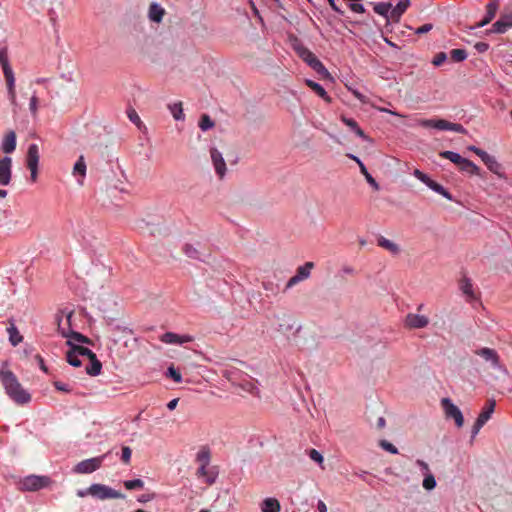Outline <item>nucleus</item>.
<instances>
[{
  "instance_id": "bb28decb",
  "label": "nucleus",
  "mask_w": 512,
  "mask_h": 512,
  "mask_svg": "<svg viewBox=\"0 0 512 512\" xmlns=\"http://www.w3.org/2000/svg\"><path fill=\"white\" fill-rule=\"evenodd\" d=\"M314 264L312 262H306L303 266H299L296 270V276L301 280H305L310 276L311 269Z\"/></svg>"
},
{
  "instance_id": "20e7f679",
  "label": "nucleus",
  "mask_w": 512,
  "mask_h": 512,
  "mask_svg": "<svg viewBox=\"0 0 512 512\" xmlns=\"http://www.w3.org/2000/svg\"><path fill=\"white\" fill-rule=\"evenodd\" d=\"M89 495L100 500L106 499H124L125 495L104 484H92L88 488Z\"/></svg>"
},
{
  "instance_id": "052dcab7",
  "label": "nucleus",
  "mask_w": 512,
  "mask_h": 512,
  "mask_svg": "<svg viewBox=\"0 0 512 512\" xmlns=\"http://www.w3.org/2000/svg\"><path fill=\"white\" fill-rule=\"evenodd\" d=\"M474 47L479 53H484L489 49V45L485 42H477Z\"/></svg>"
},
{
  "instance_id": "c85d7f7f",
  "label": "nucleus",
  "mask_w": 512,
  "mask_h": 512,
  "mask_svg": "<svg viewBox=\"0 0 512 512\" xmlns=\"http://www.w3.org/2000/svg\"><path fill=\"white\" fill-rule=\"evenodd\" d=\"M90 362L91 365L86 367L87 374L91 376L99 375L102 369V363L97 359L96 356L90 359Z\"/></svg>"
},
{
  "instance_id": "864d4df0",
  "label": "nucleus",
  "mask_w": 512,
  "mask_h": 512,
  "mask_svg": "<svg viewBox=\"0 0 512 512\" xmlns=\"http://www.w3.org/2000/svg\"><path fill=\"white\" fill-rule=\"evenodd\" d=\"M413 175L424 184L429 180V177L419 169H415Z\"/></svg>"
},
{
  "instance_id": "680f3d73",
  "label": "nucleus",
  "mask_w": 512,
  "mask_h": 512,
  "mask_svg": "<svg viewBox=\"0 0 512 512\" xmlns=\"http://www.w3.org/2000/svg\"><path fill=\"white\" fill-rule=\"evenodd\" d=\"M299 282H301V280L296 275H294L287 282L286 289H290L291 287H293L294 285L298 284Z\"/></svg>"
},
{
  "instance_id": "72a5a7b5",
  "label": "nucleus",
  "mask_w": 512,
  "mask_h": 512,
  "mask_svg": "<svg viewBox=\"0 0 512 512\" xmlns=\"http://www.w3.org/2000/svg\"><path fill=\"white\" fill-rule=\"evenodd\" d=\"M459 168L462 171L467 172L469 174H478L479 173V167L476 166L472 161H470L466 158L464 159L462 164L459 166Z\"/></svg>"
},
{
  "instance_id": "37998d69",
  "label": "nucleus",
  "mask_w": 512,
  "mask_h": 512,
  "mask_svg": "<svg viewBox=\"0 0 512 512\" xmlns=\"http://www.w3.org/2000/svg\"><path fill=\"white\" fill-rule=\"evenodd\" d=\"M183 252L185 253L186 256H188L189 258H198L199 257V252L198 250L191 244H185V246L183 247Z\"/></svg>"
},
{
  "instance_id": "6ab92c4d",
  "label": "nucleus",
  "mask_w": 512,
  "mask_h": 512,
  "mask_svg": "<svg viewBox=\"0 0 512 512\" xmlns=\"http://www.w3.org/2000/svg\"><path fill=\"white\" fill-rule=\"evenodd\" d=\"M410 5V0H399L397 5L391 10L389 19L397 22L402 14L407 10Z\"/></svg>"
},
{
  "instance_id": "0eeeda50",
  "label": "nucleus",
  "mask_w": 512,
  "mask_h": 512,
  "mask_svg": "<svg viewBox=\"0 0 512 512\" xmlns=\"http://www.w3.org/2000/svg\"><path fill=\"white\" fill-rule=\"evenodd\" d=\"M441 406L444 410L446 418H452L455 421L457 427H462L464 424V417L461 410L452 403L449 398H443L441 400Z\"/></svg>"
},
{
  "instance_id": "de8ad7c7",
  "label": "nucleus",
  "mask_w": 512,
  "mask_h": 512,
  "mask_svg": "<svg viewBox=\"0 0 512 512\" xmlns=\"http://www.w3.org/2000/svg\"><path fill=\"white\" fill-rule=\"evenodd\" d=\"M168 375L176 382L180 383L182 381V376L179 371H177L173 366L168 368Z\"/></svg>"
},
{
  "instance_id": "7c9ffc66",
  "label": "nucleus",
  "mask_w": 512,
  "mask_h": 512,
  "mask_svg": "<svg viewBox=\"0 0 512 512\" xmlns=\"http://www.w3.org/2000/svg\"><path fill=\"white\" fill-rule=\"evenodd\" d=\"M170 112L173 115V118L175 120H183L184 119V113H183V107L182 102H176L174 104H170L168 106Z\"/></svg>"
},
{
  "instance_id": "e2e57ef3",
  "label": "nucleus",
  "mask_w": 512,
  "mask_h": 512,
  "mask_svg": "<svg viewBox=\"0 0 512 512\" xmlns=\"http://www.w3.org/2000/svg\"><path fill=\"white\" fill-rule=\"evenodd\" d=\"M263 288L266 291H271L273 294L277 293V289H276V287H274V284L272 282H264L263 283Z\"/></svg>"
},
{
  "instance_id": "412c9836",
  "label": "nucleus",
  "mask_w": 512,
  "mask_h": 512,
  "mask_svg": "<svg viewBox=\"0 0 512 512\" xmlns=\"http://www.w3.org/2000/svg\"><path fill=\"white\" fill-rule=\"evenodd\" d=\"M165 14L164 8L157 3H152L149 7V19L153 22L160 23Z\"/></svg>"
},
{
  "instance_id": "9b49d317",
  "label": "nucleus",
  "mask_w": 512,
  "mask_h": 512,
  "mask_svg": "<svg viewBox=\"0 0 512 512\" xmlns=\"http://www.w3.org/2000/svg\"><path fill=\"white\" fill-rule=\"evenodd\" d=\"M12 178V159L8 156L0 159V185L7 186Z\"/></svg>"
},
{
  "instance_id": "13d9d810",
  "label": "nucleus",
  "mask_w": 512,
  "mask_h": 512,
  "mask_svg": "<svg viewBox=\"0 0 512 512\" xmlns=\"http://www.w3.org/2000/svg\"><path fill=\"white\" fill-rule=\"evenodd\" d=\"M37 105H38V98L35 95H33L30 99V104H29L30 111L33 115H35L37 113Z\"/></svg>"
},
{
  "instance_id": "09e8293b",
  "label": "nucleus",
  "mask_w": 512,
  "mask_h": 512,
  "mask_svg": "<svg viewBox=\"0 0 512 512\" xmlns=\"http://www.w3.org/2000/svg\"><path fill=\"white\" fill-rule=\"evenodd\" d=\"M446 59H447V55H446V53H444V52H439V53H437V54L435 55V57H434V59H433L432 63H433V65H435V66H440V65H442V64L446 61Z\"/></svg>"
},
{
  "instance_id": "393cba45",
  "label": "nucleus",
  "mask_w": 512,
  "mask_h": 512,
  "mask_svg": "<svg viewBox=\"0 0 512 512\" xmlns=\"http://www.w3.org/2000/svg\"><path fill=\"white\" fill-rule=\"evenodd\" d=\"M425 185H427L430 189H432L436 193L444 196L445 198H447L449 200L452 199L451 194L442 185L433 181L431 178H429V180L425 183Z\"/></svg>"
},
{
  "instance_id": "58836bf2",
  "label": "nucleus",
  "mask_w": 512,
  "mask_h": 512,
  "mask_svg": "<svg viewBox=\"0 0 512 512\" xmlns=\"http://www.w3.org/2000/svg\"><path fill=\"white\" fill-rule=\"evenodd\" d=\"M160 340L167 344H178L179 335L173 332H166L160 337Z\"/></svg>"
},
{
  "instance_id": "7ed1b4c3",
  "label": "nucleus",
  "mask_w": 512,
  "mask_h": 512,
  "mask_svg": "<svg viewBox=\"0 0 512 512\" xmlns=\"http://www.w3.org/2000/svg\"><path fill=\"white\" fill-rule=\"evenodd\" d=\"M418 124L424 128H436L438 130H449L465 134L467 130L458 123H452L444 119H421Z\"/></svg>"
},
{
  "instance_id": "ea45409f",
  "label": "nucleus",
  "mask_w": 512,
  "mask_h": 512,
  "mask_svg": "<svg viewBox=\"0 0 512 512\" xmlns=\"http://www.w3.org/2000/svg\"><path fill=\"white\" fill-rule=\"evenodd\" d=\"M199 127L203 131H206V130L214 127V122L211 120V118L207 114H203L199 121Z\"/></svg>"
},
{
  "instance_id": "473e14b6",
  "label": "nucleus",
  "mask_w": 512,
  "mask_h": 512,
  "mask_svg": "<svg viewBox=\"0 0 512 512\" xmlns=\"http://www.w3.org/2000/svg\"><path fill=\"white\" fill-rule=\"evenodd\" d=\"M66 360L70 365L74 367H80L82 365V362L79 359V355L72 347H70V350H68L66 353Z\"/></svg>"
},
{
  "instance_id": "8fccbe9b",
  "label": "nucleus",
  "mask_w": 512,
  "mask_h": 512,
  "mask_svg": "<svg viewBox=\"0 0 512 512\" xmlns=\"http://www.w3.org/2000/svg\"><path fill=\"white\" fill-rule=\"evenodd\" d=\"M341 120H342V122H343L346 126H348V127H349L351 130H353V131H354L357 127H359L358 123H357L354 119H352V118H347V117H345V116H342V117H341Z\"/></svg>"
},
{
  "instance_id": "5701e85b",
  "label": "nucleus",
  "mask_w": 512,
  "mask_h": 512,
  "mask_svg": "<svg viewBox=\"0 0 512 512\" xmlns=\"http://www.w3.org/2000/svg\"><path fill=\"white\" fill-rule=\"evenodd\" d=\"M306 84L323 100H325L328 103L331 102V97L327 94L325 89L320 84L312 80H306Z\"/></svg>"
},
{
  "instance_id": "4be33fe9",
  "label": "nucleus",
  "mask_w": 512,
  "mask_h": 512,
  "mask_svg": "<svg viewBox=\"0 0 512 512\" xmlns=\"http://www.w3.org/2000/svg\"><path fill=\"white\" fill-rule=\"evenodd\" d=\"M280 509V503L275 498H266L261 505L262 512H280Z\"/></svg>"
},
{
  "instance_id": "f3484780",
  "label": "nucleus",
  "mask_w": 512,
  "mask_h": 512,
  "mask_svg": "<svg viewBox=\"0 0 512 512\" xmlns=\"http://www.w3.org/2000/svg\"><path fill=\"white\" fill-rule=\"evenodd\" d=\"M27 168H38L39 147L37 144H30L26 156Z\"/></svg>"
},
{
  "instance_id": "f704fd0d",
  "label": "nucleus",
  "mask_w": 512,
  "mask_h": 512,
  "mask_svg": "<svg viewBox=\"0 0 512 512\" xmlns=\"http://www.w3.org/2000/svg\"><path fill=\"white\" fill-rule=\"evenodd\" d=\"M358 165H359V168H360V171L361 173L365 176L367 182L375 189V190H378L379 189V185L378 183L376 182V180L371 176V174L367 171L365 165L361 162V161H358Z\"/></svg>"
},
{
  "instance_id": "a18cd8bd",
  "label": "nucleus",
  "mask_w": 512,
  "mask_h": 512,
  "mask_svg": "<svg viewBox=\"0 0 512 512\" xmlns=\"http://www.w3.org/2000/svg\"><path fill=\"white\" fill-rule=\"evenodd\" d=\"M423 487L426 490H432L436 487V480L432 474H427L423 480Z\"/></svg>"
},
{
  "instance_id": "6e6d98bb",
  "label": "nucleus",
  "mask_w": 512,
  "mask_h": 512,
  "mask_svg": "<svg viewBox=\"0 0 512 512\" xmlns=\"http://www.w3.org/2000/svg\"><path fill=\"white\" fill-rule=\"evenodd\" d=\"M128 118L130 119L131 122L135 123L136 125H138L141 122L140 117L138 116L137 112L134 109L128 111Z\"/></svg>"
},
{
  "instance_id": "774afa93",
  "label": "nucleus",
  "mask_w": 512,
  "mask_h": 512,
  "mask_svg": "<svg viewBox=\"0 0 512 512\" xmlns=\"http://www.w3.org/2000/svg\"><path fill=\"white\" fill-rule=\"evenodd\" d=\"M178 401L179 399L178 398H175V399H172L168 402L167 404V408L169 410H174L176 407H177V404H178Z\"/></svg>"
},
{
  "instance_id": "79ce46f5",
  "label": "nucleus",
  "mask_w": 512,
  "mask_h": 512,
  "mask_svg": "<svg viewBox=\"0 0 512 512\" xmlns=\"http://www.w3.org/2000/svg\"><path fill=\"white\" fill-rule=\"evenodd\" d=\"M124 486L128 490L143 488L144 482L141 479L127 480L124 481Z\"/></svg>"
},
{
  "instance_id": "603ef678",
  "label": "nucleus",
  "mask_w": 512,
  "mask_h": 512,
  "mask_svg": "<svg viewBox=\"0 0 512 512\" xmlns=\"http://www.w3.org/2000/svg\"><path fill=\"white\" fill-rule=\"evenodd\" d=\"M309 456L313 461L317 463L323 462V456L315 449L310 450Z\"/></svg>"
},
{
  "instance_id": "a211bd4d",
  "label": "nucleus",
  "mask_w": 512,
  "mask_h": 512,
  "mask_svg": "<svg viewBox=\"0 0 512 512\" xmlns=\"http://www.w3.org/2000/svg\"><path fill=\"white\" fill-rule=\"evenodd\" d=\"M15 149H16V134L14 131H9L8 133L5 134V136L3 138L1 150L6 154H10V153L14 152Z\"/></svg>"
},
{
  "instance_id": "6e6552de",
  "label": "nucleus",
  "mask_w": 512,
  "mask_h": 512,
  "mask_svg": "<svg viewBox=\"0 0 512 512\" xmlns=\"http://www.w3.org/2000/svg\"><path fill=\"white\" fill-rule=\"evenodd\" d=\"M104 458L105 455L83 460L74 467L73 471L78 474L92 473L101 467Z\"/></svg>"
},
{
  "instance_id": "4d7b16f0",
  "label": "nucleus",
  "mask_w": 512,
  "mask_h": 512,
  "mask_svg": "<svg viewBox=\"0 0 512 512\" xmlns=\"http://www.w3.org/2000/svg\"><path fill=\"white\" fill-rule=\"evenodd\" d=\"M349 7L355 13H364L365 12L363 5L358 2L350 3Z\"/></svg>"
},
{
  "instance_id": "cd10ccee",
  "label": "nucleus",
  "mask_w": 512,
  "mask_h": 512,
  "mask_svg": "<svg viewBox=\"0 0 512 512\" xmlns=\"http://www.w3.org/2000/svg\"><path fill=\"white\" fill-rule=\"evenodd\" d=\"M7 332L9 334V341L13 346H17L22 342L23 337L20 335L14 324H11V326L7 328Z\"/></svg>"
},
{
  "instance_id": "aec40b11",
  "label": "nucleus",
  "mask_w": 512,
  "mask_h": 512,
  "mask_svg": "<svg viewBox=\"0 0 512 512\" xmlns=\"http://www.w3.org/2000/svg\"><path fill=\"white\" fill-rule=\"evenodd\" d=\"M86 170H87V167H86V163L84 161V157L80 156L79 159L77 160V162L75 163V165L73 167V172H72V174L75 177L76 176L80 177V179H78V183L80 185L83 184L84 178L86 176Z\"/></svg>"
},
{
  "instance_id": "0e129e2a",
  "label": "nucleus",
  "mask_w": 512,
  "mask_h": 512,
  "mask_svg": "<svg viewBox=\"0 0 512 512\" xmlns=\"http://www.w3.org/2000/svg\"><path fill=\"white\" fill-rule=\"evenodd\" d=\"M192 341H193V337L190 335H179L178 344H184V343H188V342H192Z\"/></svg>"
},
{
  "instance_id": "bf43d9fd",
  "label": "nucleus",
  "mask_w": 512,
  "mask_h": 512,
  "mask_svg": "<svg viewBox=\"0 0 512 512\" xmlns=\"http://www.w3.org/2000/svg\"><path fill=\"white\" fill-rule=\"evenodd\" d=\"M432 28H433V25L430 23H427V24H424V25L420 26L419 28H417L415 33L416 34H424V33L429 32L430 30H432Z\"/></svg>"
},
{
  "instance_id": "338daca9",
  "label": "nucleus",
  "mask_w": 512,
  "mask_h": 512,
  "mask_svg": "<svg viewBox=\"0 0 512 512\" xmlns=\"http://www.w3.org/2000/svg\"><path fill=\"white\" fill-rule=\"evenodd\" d=\"M416 464H417V465H418V466H419L423 471H425V472H428V471H429V466H428V464H427L425 461L418 459V460L416 461Z\"/></svg>"
},
{
  "instance_id": "f8f14e48",
  "label": "nucleus",
  "mask_w": 512,
  "mask_h": 512,
  "mask_svg": "<svg viewBox=\"0 0 512 512\" xmlns=\"http://www.w3.org/2000/svg\"><path fill=\"white\" fill-rule=\"evenodd\" d=\"M210 156L217 175L223 178L227 169L222 153L216 148H211Z\"/></svg>"
},
{
  "instance_id": "49530a36",
  "label": "nucleus",
  "mask_w": 512,
  "mask_h": 512,
  "mask_svg": "<svg viewBox=\"0 0 512 512\" xmlns=\"http://www.w3.org/2000/svg\"><path fill=\"white\" fill-rule=\"evenodd\" d=\"M380 446L384 450H386V451H388V452H390L392 454H397L398 453V449L392 443H390V442H388L386 440H381L380 441Z\"/></svg>"
},
{
  "instance_id": "ddd939ff",
  "label": "nucleus",
  "mask_w": 512,
  "mask_h": 512,
  "mask_svg": "<svg viewBox=\"0 0 512 512\" xmlns=\"http://www.w3.org/2000/svg\"><path fill=\"white\" fill-rule=\"evenodd\" d=\"M475 354L482 357L485 361L490 362L493 368H501L500 357L496 350L485 347L476 350Z\"/></svg>"
},
{
  "instance_id": "e433bc0d",
  "label": "nucleus",
  "mask_w": 512,
  "mask_h": 512,
  "mask_svg": "<svg viewBox=\"0 0 512 512\" xmlns=\"http://www.w3.org/2000/svg\"><path fill=\"white\" fill-rule=\"evenodd\" d=\"M450 58L454 62H462L467 58V52L464 49H452L450 51Z\"/></svg>"
},
{
  "instance_id": "5fc2aeb1",
  "label": "nucleus",
  "mask_w": 512,
  "mask_h": 512,
  "mask_svg": "<svg viewBox=\"0 0 512 512\" xmlns=\"http://www.w3.org/2000/svg\"><path fill=\"white\" fill-rule=\"evenodd\" d=\"M54 387H55V389H57L58 391H63V392H70V391H71V389H70L69 385H68V384H65V383H63V382H61V381H55V382H54Z\"/></svg>"
},
{
  "instance_id": "f257e3e1",
  "label": "nucleus",
  "mask_w": 512,
  "mask_h": 512,
  "mask_svg": "<svg viewBox=\"0 0 512 512\" xmlns=\"http://www.w3.org/2000/svg\"><path fill=\"white\" fill-rule=\"evenodd\" d=\"M6 366L7 364L4 363L0 368V380L7 395L17 404H27L31 400V395L22 387L17 376L6 369Z\"/></svg>"
},
{
  "instance_id": "2f4dec72",
  "label": "nucleus",
  "mask_w": 512,
  "mask_h": 512,
  "mask_svg": "<svg viewBox=\"0 0 512 512\" xmlns=\"http://www.w3.org/2000/svg\"><path fill=\"white\" fill-rule=\"evenodd\" d=\"M207 466L208 465H200V467L198 468V470L196 472V475L198 477H205L206 483L211 485L215 481V475L213 473L207 471Z\"/></svg>"
},
{
  "instance_id": "dca6fc26",
  "label": "nucleus",
  "mask_w": 512,
  "mask_h": 512,
  "mask_svg": "<svg viewBox=\"0 0 512 512\" xmlns=\"http://www.w3.org/2000/svg\"><path fill=\"white\" fill-rule=\"evenodd\" d=\"M429 324V319L424 315L408 314L405 318V325L409 328H424Z\"/></svg>"
},
{
  "instance_id": "4468645a",
  "label": "nucleus",
  "mask_w": 512,
  "mask_h": 512,
  "mask_svg": "<svg viewBox=\"0 0 512 512\" xmlns=\"http://www.w3.org/2000/svg\"><path fill=\"white\" fill-rule=\"evenodd\" d=\"M57 321H58V329L61 332L63 337H67V338L69 337L72 340L77 341L79 343H83V344H88V345L93 344L92 340L90 338H88L87 336H85L79 332L70 331L69 329L65 330V328L62 327V318H58Z\"/></svg>"
},
{
  "instance_id": "a19ab883",
  "label": "nucleus",
  "mask_w": 512,
  "mask_h": 512,
  "mask_svg": "<svg viewBox=\"0 0 512 512\" xmlns=\"http://www.w3.org/2000/svg\"><path fill=\"white\" fill-rule=\"evenodd\" d=\"M460 288L465 295L473 297L472 283L469 279L464 278L461 281Z\"/></svg>"
},
{
  "instance_id": "1a4fd4ad",
  "label": "nucleus",
  "mask_w": 512,
  "mask_h": 512,
  "mask_svg": "<svg viewBox=\"0 0 512 512\" xmlns=\"http://www.w3.org/2000/svg\"><path fill=\"white\" fill-rule=\"evenodd\" d=\"M510 28H512V10H505L488 32L503 34Z\"/></svg>"
},
{
  "instance_id": "f03ea898",
  "label": "nucleus",
  "mask_w": 512,
  "mask_h": 512,
  "mask_svg": "<svg viewBox=\"0 0 512 512\" xmlns=\"http://www.w3.org/2000/svg\"><path fill=\"white\" fill-rule=\"evenodd\" d=\"M0 66L2 67L6 82L8 98L12 105H16L15 76L9 63L8 52L6 48L0 49Z\"/></svg>"
},
{
  "instance_id": "a878e982",
  "label": "nucleus",
  "mask_w": 512,
  "mask_h": 512,
  "mask_svg": "<svg viewBox=\"0 0 512 512\" xmlns=\"http://www.w3.org/2000/svg\"><path fill=\"white\" fill-rule=\"evenodd\" d=\"M67 345L72 347L79 356H85L89 360L96 356V354L92 350H90L89 348H86V347H83V346H79V345H75V344L72 343L71 340L67 341Z\"/></svg>"
},
{
  "instance_id": "423d86ee",
  "label": "nucleus",
  "mask_w": 512,
  "mask_h": 512,
  "mask_svg": "<svg viewBox=\"0 0 512 512\" xmlns=\"http://www.w3.org/2000/svg\"><path fill=\"white\" fill-rule=\"evenodd\" d=\"M496 402L494 399H489L486 402V405L482 409L478 418L476 419L473 427H472V438H474L480 431V429L486 424V422L491 418L494 410H495Z\"/></svg>"
},
{
  "instance_id": "4c0bfd02",
  "label": "nucleus",
  "mask_w": 512,
  "mask_h": 512,
  "mask_svg": "<svg viewBox=\"0 0 512 512\" xmlns=\"http://www.w3.org/2000/svg\"><path fill=\"white\" fill-rule=\"evenodd\" d=\"M483 162L487 166V168L494 173H497L498 169L500 168V165L495 159V157L490 154L483 160Z\"/></svg>"
},
{
  "instance_id": "2eb2a0df",
  "label": "nucleus",
  "mask_w": 512,
  "mask_h": 512,
  "mask_svg": "<svg viewBox=\"0 0 512 512\" xmlns=\"http://www.w3.org/2000/svg\"><path fill=\"white\" fill-rule=\"evenodd\" d=\"M499 9V0H491L486 5V15L479 23H477L473 28H480L487 24H489L493 18L495 17L497 11Z\"/></svg>"
},
{
  "instance_id": "69168bd1",
  "label": "nucleus",
  "mask_w": 512,
  "mask_h": 512,
  "mask_svg": "<svg viewBox=\"0 0 512 512\" xmlns=\"http://www.w3.org/2000/svg\"><path fill=\"white\" fill-rule=\"evenodd\" d=\"M30 171V179L34 183L38 178V168H29Z\"/></svg>"
},
{
  "instance_id": "39448f33",
  "label": "nucleus",
  "mask_w": 512,
  "mask_h": 512,
  "mask_svg": "<svg viewBox=\"0 0 512 512\" xmlns=\"http://www.w3.org/2000/svg\"><path fill=\"white\" fill-rule=\"evenodd\" d=\"M49 484L50 478L47 476L29 475L19 481V489L21 491H37Z\"/></svg>"
},
{
  "instance_id": "c9c22d12",
  "label": "nucleus",
  "mask_w": 512,
  "mask_h": 512,
  "mask_svg": "<svg viewBox=\"0 0 512 512\" xmlns=\"http://www.w3.org/2000/svg\"><path fill=\"white\" fill-rule=\"evenodd\" d=\"M390 9H391L390 3L381 2V3H377L374 5V11L379 15L387 17L388 19H389L388 13L391 12Z\"/></svg>"
},
{
  "instance_id": "c756f323",
  "label": "nucleus",
  "mask_w": 512,
  "mask_h": 512,
  "mask_svg": "<svg viewBox=\"0 0 512 512\" xmlns=\"http://www.w3.org/2000/svg\"><path fill=\"white\" fill-rule=\"evenodd\" d=\"M440 156L442 158L450 160L451 162H453L454 164H456L458 166H460L465 159L458 153L452 152V151H443L440 153Z\"/></svg>"
},
{
  "instance_id": "b1692460",
  "label": "nucleus",
  "mask_w": 512,
  "mask_h": 512,
  "mask_svg": "<svg viewBox=\"0 0 512 512\" xmlns=\"http://www.w3.org/2000/svg\"><path fill=\"white\" fill-rule=\"evenodd\" d=\"M378 245L395 255L400 252L399 246L396 243L392 242L391 240L386 239L385 237H380L378 239Z\"/></svg>"
},
{
  "instance_id": "3c124183",
  "label": "nucleus",
  "mask_w": 512,
  "mask_h": 512,
  "mask_svg": "<svg viewBox=\"0 0 512 512\" xmlns=\"http://www.w3.org/2000/svg\"><path fill=\"white\" fill-rule=\"evenodd\" d=\"M131 454H132V451H131V449L128 446H124L122 448V456H121V458H122V461L125 464H128L130 462Z\"/></svg>"
},
{
  "instance_id": "9d476101",
  "label": "nucleus",
  "mask_w": 512,
  "mask_h": 512,
  "mask_svg": "<svg viewBox=\"0 0 512 512\" xmlns=\"http://www.w3.org/2000/svg\"><path fill=\"white\" fill-rule=\"evenodd\" d=\"M299 54L301 58L317 73H328L327 69L324 67L322 62L309 49L302 48L299 51Z\"/></svg>"
},
{
  "instance_id": "c03bdc74",
  "label": "nucleus",
  "mask_w": 512,
  "mask_h": 512,
  "mask_svg": "<svg viewBox=\"0 0 512 512\" xmlns=\"http://www.w3.org/2000/svg\"><path fill=\"white\" fill-rule=\"evenodd\" d=\"M197 461L200 465H209L210 462V453L208 450H201L197 453Z\"/></svg>"
}]
</instances>
